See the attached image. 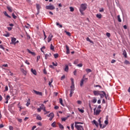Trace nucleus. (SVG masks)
Here are the masks:
<instances>
[{"instance_id":"obj_1","label":"nucleus","mask_w":130,"mask_h":130,"mask_svg":"<svg viewBox=\"0 0 130 130\" xmlns=\"http://www.w3.org/2000/svg\"><path fill=\"white\" fill-rule=\"evenodd\" d=\"M87 9L86 4H82L80 6V12L81 14H83V12Z\"/></svg>"},{"instance_id":"obj_2","label":"nucleus","mask_w":130,"mask_h":130,"mask_svg":"<svg viewBox=\"0 0 130 130\" xmlns=\"http://www.w3.org/2000/svg\"><path fill=\"white\" fill-rule=\"evenodd\" d=\"M46 9L47 10H54V9H55V7H54L53 5H48L46 6Z\"/></svg>"},{"instance_id":"obj_3","label":"nucleus","mask_w":130,"mask_h":130,"mask_svg":"<svg viewBox=\"0 0 130 130\" xmlns=\"http://www.w3.org/2000/svg\"><path fill=\"white\" fill-rule=\"evenodd\" d=\"M100 96L101 98H104L105 96H106V93L104 91H101V93H100Z\"/></svg>"},{"instance_id":"obj_4","label":"nucleus","mask_w":130,"mask_h":130,"mask_svg":"<svg viewBox=\"0 0 130 130\" xmlns=\"http://www.w3.org/2000/svg\"><path fill=\"white\" fill-rule=\"evenodd\" d=\"M93 111H94V114L95 115H99V114H100V112H101V110H96V109H94Z\"/></svg>"},{"instance_id":"obj_5","label":"nucleus","mask_w":130,"mask_h":130,"mask_svg":"<svg viewBox=\"0 0 130 130\" xmlns=\"http://www.w3.org/2000/svg\"><path fill=\"white\" fill-rule=\"evenodd\" d=\"M74 91H75V87H71L70 97H72V96H73Z\"/></svg>"},{"instance_id":"obj_6","label":"nucleus","mask_w":130,"mask_h":130,"mask_svg":"<svg viewBox=\"0 0 130 130\" xmlns=\"http://www.w3.org/2000/svg\"><path fill=\"white\" fill-rule=\"evenodd\" d=\"M36 7L38 11V13H37V14L38 15L40 12V9H41V6H40V5L39 4H36Z\"/></svg>"},{"instance_id":"obj_7","label":"nucleus","mask_w":130,"mask_h":130,"mask_svg":"<svg viewBox=\"0 0 130 130\" xmlns=\"http://www.w3.org/2000/svg\"><path fill=\"white\" fill-rule=\"evenodd\" d=\"M93 93L94 95V96H98V95L100 94V93H101V91H96V90H94L93 91Z\"/></svg>"},{"instance_id":"obj_8","label":"nucleus","mask_w":130,"mask_h":130,"mask_svg":"<svg viewBox=\"0 0 130 130\" xmlns=\"http://www.w3.org/2000/svg\"><path fill=\"white\" fill-rule=\"evenodd\" d=\"M53 37V35H52V34H50L48 38V42H50V41H51V40H52Z\"/></svg>"},{"instance_id":"obj_9","label":"nucleus","mask_w":130,"mask_h":130,"mask_svg":"<svg viewBox=\"0 0 130 130\" xmlns=\"http://www.w3.org/2000/svg\"><path fill=\"white\" fill-rule=\"evenodd\" d=\"M34 92L35 93V94H36V95H39L40 96H42V92H41L37 91L35 90H34Z\"/></svg>"},{"instance_id":"obj_10","label":"nucleus","mask_w":130,"mask_h":130,"mask_svg":"<svg viewBox=\"0 0 130 130\" xmlns=\"http://www.w3.org/2000/svg\"><path fill=\"white\" fill-rule=\"evenodd\" d=\"M122 54L123 55L125 58H126V57H127V53H126V51H125V50H123Z\"/></svg>"},{"instance_id":"obj_11","label":"nucleus","mask_w":130,"mask_h":130,"mask_svg":"<svg viewBox=\"0 0 130 130\" xmlns=\"http://www.w3.org/2000/svg\"><path fill=\"white\" fill-rule=\"evenodd\" d=\"M84 78H85V75L83 76V78L80 82V86L81 87H82L83 86V85L84 84V82H85V80L84 79Z\"/></svg>"},{"instance_id":"obj_12","label":"nucleus","mask_w":130,"mask_h":130,"mask_svg":"<svg viewBox=\"0 0 130 130\" xmlns=\"http://www.w3.org/2000/svg\"><path fill=\"white\" fill-rule=\"evenodd\" d=\"M72 85L71 86V88H75V83H74V78H71Z\"/></svg>"},{"instance_id":"obj_13","label":"nucleus","mask_w":130,"mask_h":130,"mask_svg":"<svg viewBox=\"0 0 130 130\" xmlns=\"http://www.w3.org/2000/svg\"><path fill=\"white\" fill-rule=\"evenodd\" d=\"M51 56V53H49V54H46L45 55V59H47V58H48V57H50Z\"/></svg>"},{"instance_id":"obj_14","label":"nucleus","mask_w":130,"mask_h":130,"mask_svg":"<svg viewBox=\"0 0 130 130\" xmlns=\"http://www.w3.org/2000/svg\"><path fill=\"white\" fill-rule=\"evenodd\" d=\"M16 40H17V39L15 38H12L11 42L12 44H16Z\"/></svg>"},{"instance_id":"obj_15","label":"nucleus","mask_w":130,"mask_h":130,"mask_svg":"<svg viewBox=\"0 0 130 130\" xmlns=\"http://www.w3.org/2000/svg\"><path fill=\"white\" fill-rule=\"evenodd\" d=\"M27 51L28 53H30L32 55H35V52L31 51L30 50H29V49H27Z\"/></svg>"},{"instance_id":"obj_16","label":"nucleus","mask_w":130,"mask_h":130,"mask_svg":"<svg viewBox=\"0 0 130 130\" xmlns=\"http://www.w3.org/2000/svg\"><path fill=\"white\" fill-rule=\"evenodd\" d=\"M31 73H32V74L34 75H35V76H36V75H37V72H36V70H34L33 69H31Z\"/></svg>"},{"instance_id":"obj_17","label":"nucleus","mask_w":130,"mask_h":130,"mask_svg":"<svg viewBox=\"0 0 130 130\" xmlns=\"http://www.w3.org/2000/svg\"><path fill=\"white\" fill-rule=\"evenodd\" d=\"M66 47L67 54H70V48H69V46L66 45Z\"/></svg>"},{"instance_id":"obj_18","label":"nucleus","mask_w":130,"mask_h":130,"mask_svg":"<svg viewBox=\"0 0 130 130\" xmlns=\"http://www.w3.org/2000/svg\"><path fill=\"white\" fill-rule=\"evenodd\" d=\"M83 123H83V122L75 121V127H76V125H79L78 124H83Z\"/></svg>"},{"instance_id":"obj_19","label":"nucleus","mask_w":130,"mask_h":130,"mask_svg":"<svg viewBox=\"0 0 130 130\" xmlns=\"http://www.w3.org/2000/svg\"><path fill=\"white\" fill-rule=\"evenodd\" d=\"M7 9L8 10L9 12H10V13H12V12H13V9H12V7L10 6H8L7 7Z\"/></svg>"},{"instance_id":"obj_20","label":"nucleus","mask_w":130,"mask_h":130,"mask_svg":"<svg viewBox=\"0 0 130 130\" xmlns=\"http://www.w3.org/2000/svg\"><path fill=\"white\" fill-rule=\"evenodd\" d=\"M58 125L59 126V128H60L61 129H63V128H64L63 125H62V124H61L60 123H58Z\"/></svg>"},{"instance_id":"obj_21","label":"nucleus","mask_w":130,"mask_h":130,"mask_svg":"<svg viewBox=\"0 0 130 130\" xmlns=\"http://www.w3.org/2000/svg\"><path fill=\"white\" fill-rule=\"evenodd\" d=\"M4 14L5 15V16H6V17L7 18H10V19H11V18H12L10 15H9V14H8V13L6 11L4 12Z\"/></svg>"},{"instance_id":"obj_22","label":"nucleus","mask_w":130,"mask_h":130,"mask_svg":"<svg viewBox=\"0 0 130 130\" xmlns=\"http://www.w3.org/2000/svg\"><path fill=\"white\" fill-rule=\"evenodd\" d=\"M93 122L94 124H95V125H96V127H98V126H99V124L98 123V122H97V121H96V120H93Z\"/></svg>"},{"instance_id":"obj_23","label":"nucleus","mask_w":130,"mask_h":130,"mask_svg":"<svg viewBox=\"0 0 130 130\" xmlns=\"http://www.w3.org/2000/svg\"><path fill=\"white\" fill-rule=\"evenodd\" d=\"M96 18H98V19H101L102 18V15L101 14H98L96 15Z\"/></svg>"},{"instance_id":"obj_24","label":"nucleus","mask_w":130,"mask_h":130,"mask_svg":"<svg viewBox=\"0 0 130 130\" xmlns=\"http://www.w3.org/2000/svg\"><path fill=\"white\" fill-rule=\"evenodd\" d=\"M48 117H54V114L53 113H50L48 115H47Z\"/></svg>"},{"instance_id":"obj_25","label":"nucleus","mask_w":130,"mask_h":130,"mask_svg":"<svg viewBox=\"0 0 130 130\" xmlns=\"http://www.w3.org/2000/svg\"><path fill=\"white\" fill-rule=\"evenodd\" d=\"M64 33H66L68 36H72V34L69 31H67V30L64 31Z\"/></svg>"},{"instance_id":"obj_26","label":"nucleus","mask_w":130,"mask_h":130,"mask_svg":"<svg viewBox=\"0 0 130 130\" xmlns=\"http://www.w3.org/2000/svg\"><path fill=\"white\" fill-rule=\"evenodd\" d=\"M64 71L68 73L69 72V66L68 65H66V67L64 68Z\"/></svg>"},{"instance_id":"obj_27","label":"nucleus","mask_w":130,"mask_h":130,"mask_svg":"<svg viewBox=\"0 0 130 130\" xmlns=\"http://www.w3.org/2000/svg\"><path fill=\"white\" fill-rule=\"evenodd\" d=\"M124 63L126 65L130 64L129 61L127 60H125V61H124Z\"/></svg>"},{"instance_id":"obj_28","label":"nucleus","mask_w":130,"mask_h":130,"mask_svg":"<svg viewBox=\"0 0 130 130\" xmlns=\"http://www.w3.org/2000/svg\"><path fill=\"white\" fill-rule=\"evenodd\" d=\"M37 119H38V120H42V118H41V116H40V115H38L37 116Z\"/></svg>"},{"instance_id":"obj_29","label":"nucleus","mask_w":130,"mask_h":130,"mask_svg":"<svg viewBox=\"0 0 130 130\" xmlns=\"http://www.w3.org/2000/svg\"><path fill=\"white\" fill-rule=\"evenodd\" d=\"M86 73H87V74H89V73H91L92 72V70L89 69H86Z\"/></svg>"},{"instance_id":"obj_30","label":"nucleus","mask_w":130,"mask_h":130,"mask_svg":"<svg viewBox=\"0 0 130 130\" xmlns=\"http://www.w3.org/2000/svg\"><path fill=\"white\" fill-rule=\"evenodd\" d=\"M55 124H56V122H53L51 124V126H52L53 127H56V126L55 125Z\"/></svg>"},{"instance_id":"obj_31","label":"nucleus","mask_w":130,"mask_h":130,"mask_svg":"<svg viewBox=\"0 0 130 130\" xmlns=\"http://www.w3.org/2000/svg\"><path fill=\"white\" fill-rule=\"evenodd\" d=\"M50 48L51 50H54V47L53 46V45H52V44L50 45Z\"/></svg>"},{"instance_id":"obj_32","label":"nucleus","mask_w":130,"mask_h":130,"mask_svg":"<svg viewBox=\"0 0 130 130\" xmlns=\"http://www.w3.org/2000/svg\"><path fill=\"white\" fill-rule=\"evenodd\" d=\"M59 103L60 104H61V105H62V106H63V103H62V99L60 98L59 99Z\"/></svg>"},{"instance_id":"obj_33","label":"nucleus","mask_w":130,"mask_h":130,"mask_svg":"<svg viewBox=\"0 0 130 130\" xmlns=\"http://www.w3.org/2000/svg\"><path fill=\"white\" fill-rule=\"evenodd\" d=\"M86 40H87V41H88V42H90V43H94L93 42V41L90 40V38H86Z\"/></svg>"},{"instance_id":"obj_34","label":"nucleus","mask_w":130,"mask_h":130,"mask_svg":"<svg viewBox=\"0 0 130 130\" xmlns=\"http://www.w3.org/2000/svg\"><path fill=\"white\" fill-rule=\"evenodd\" d=\"M56 26H59V28H62V25L59 24V23L56 22Z\"/></svg>"},{"instance_id":"obj_35","label":"nucleus","mask_w":130,"mask_h":130,"mask_svg":"<svg viewBox=\"0 0 130 130\" xmlns=\"http://www.w3.org/2000/svg\"><path fill=\"white\" fill-rule=\"evenodd\" d=\"M78 111H80V112H81V113H84V112H85V111H84V110L82 109L78 108Z\"/></svg>"},{"instance_id":"obj_36","label":"nucleus","mask_w":130,"mask_h":130,"mask_svg":"<svg viewBox=\"0 0 130 130\" xmlns=\"http://www.w3.org/2000/svg\"><path fill=\"white\" fill-rule=\"evenodd\" d=\"M40 108H41V109L43 110L45 108V106H44V104H42Z\"/></svg>"},{"instance_id":"obj_37","label":"nucleus","mask_w":130,"mask_h":130,"mask_svg":"<svg viewBox=\"0 0 130 130\" xmlns=\"http://www.w3.org/2000/svg\"><path fill=\"white\" fill-rule=\"evenodd\" d=\"M117 18H118V22H121V19H120V16L119 15L117 16Z\"/></svg>"},{"instance_id":"obj_38","label":"nucleus","mask_w":130,"mask_h":130,"mask_svg":"<svg viewBox=\"0 0 130 130\" xmlns=\"http://www.w3.org/2000/svg\"><path fill=\"white\" fill-rule=\"evenodd\" d=\"M52 82H53V79H52V78L51 81H49V85L50 86V87H51V83H52Z\"/></svg>"},{"instance_id":"obj_39","label":"nucleus","mask_w":130,"mask_h":130,"mask_svg":"<svg viewBox=\"0 0 130 130\" xmlns=\"http://www.w3.org/2000/svg\"><path fill=\"white\" fill-rule=\"evenodd\" d=\"M4 36H5V37H9L10 36V33L7 32V34L4 35Z\"/></svg>"},{"instance_id":"obj_40","label":"nucleus","mask_w":130,"mask_h":130,"mask_svg":"<svg viewBox=\"0 0 130 130\" xmlns=\"http://www.w3.org/2000/svg\"><path fill=\"white\" fill-rule=\"evenodd\" d=\"M12 16L13 19H17V16H15L14 13H12Z\"/></svg>"},{"instance_id":"obj_41","label":"nucleus","mask_w":130,"mask_h":130,"mask_svg":"<svg viewBox=\"0 0 130 130\" xmlns=\"http://www.w3.org/2000/svg\"><path fill=\"white\" fill-rule=\"evenodd\" d=\"M18 108H20L19 111H21L22 110V106L20 105V103L18 104Z\"/></svg>"},{"instance_id":"obj_42","label":"nucleus","mask_w":130,"mask_h":130,"mask_svg":"<svg viewBox=\"0 0 130 130\" xmlns=\"http://www.w3.org/2000/svg\"><path fill=\"white\" fill-rule=\"evenodd\" d=\"M92 103H94V104L96 103V102H97V99H93L92 101Z\"/></svg>"},{"instance_id":"obj_43","label":"nucleus","mask_w":130,"mask_h":130,"mask_svg":"<svg viewBox=\"0 0 130 130\" xmlns=\"http://www.w3.org/2000/svg\"><path fill=\"white\" fill-rule=\"evenodd\" d=\"M67 119H68V118L63 117V118H61L62 121H66V120H67Z\"/></svg>"},{"instance_id":"obj_44","label":"nucleus","mask_w":130,"mask_h":130,"mask_svg":"<svg viewBox=\"0 0 130 130\" xmlns=\"http://www.w3.org/2000/svg\"><path fill=\"white\" fill-rule=\"evenodd\" d=\"M54 56L55 58H57V57H58V54L57 53H55L54 54Z\"/></svg>"},{"instance_id":"obj_45","label":"nucleus","mask_w":130,"mask_h":130,"mask_svg":"<svg viewBox=\"0 0 130 130\" xmlns=\"http://www.w3.org/2000/svg\"><path fill=\"white\" fill-rule=\"evenodd\" d=\"M52 64L54 67H57V63H54V62H52Z\"/></svg>"},{"instance_id":"obj_46","label":"nucleus","mask_w":130,"mask_h":130,"mask_svg":"<svg viewBox=\"0 0 130 130\" xmlns=\"http://www.w3.org/2000/svg\"><path fill=\"white\" fill-rule=\"evenodd\" d=\"M75 125L74 123L71 124V128L72 130H74V125Z\"/></svg>"},{"instance_id":"obj_47","label":"nucleus","mask_w":130,"mask_h":130,"mask_svg":"<svg viewBox=\"0 0 130 130\" xmlns=\"http://www.w3.org/2000/svg\"><path fill=\"white\" fill-rule=\"evenodd\" d=\"M94 87H95V88H97V87H99V88H102V86L99 85H94Z\"/></svg>"},{"instance_id":"obj_48","label":"nucleus","mask_w":130,"mask_h":130,"mask_svg":"<svg viewBox=\"0 0 130 130\" xmlns=\"http://www.w3.org/2000/svg\"><path fill=\"white\" fill-rule=\"evenodd\" d=\"M77 67H79V68H82V67H83V64L82 63L78 64Z\"/></svg>"},{"instance_id":"obj_49","label":"nucleus","mask_w":130,"mask_h":130,"mask_svg":"<svg viewBox=\"0 0 130 130\" xmlns=\"http://www.w3.org/2000/svg\"><path fill=\"white\" fill-rule=\"evenodd\" d=\"M5 91H9V87H8V86H6L5 87V90H4V92H5Z\"/></svg>"},{"instance_id":"obj_50","label":"nucleus","mask_w":130,"mask_h":130,"mask_svg":"<svg viewBox=\"0 0 130 130\" xmlns=\"http://www.w3.org/2000/svg\"><path fill=\"white\" fill-rule=\"evenodd\" d=\"M70 9L71 12H74V11L75 10V9L72 7L70 8Z\"/></svg>"},{"instance_id":"obj_51","label":"nucleus","mask_w":130,"mask_h":130,"mask_svg":"<svg viewBox=\"0 0 130 130\" xmlns=\"http://www.w3.org/2000/svg\"><path fill=\"white\" fill-rule=\"evenodd\" d=\"M106 36H107V37H110V36H111L110 33L107 32L106 33Z\"/></svg>"},{"instance_id":"obj_52","label":"nucleus","mask_w":130,"mask_h":130,"mask_svg":"<svg viewBox=\"0 0 130 130\" xmlns=\"http://www.w3.org/2000/svg\"><path fill=\"white\" fill-rule=\"evenodd\" d=\"M8 31H12V29H13V27H7Z\"/></svg>"},{"instance_id":"obj_53","label":"nucleus","mask_w":130,"mask_h":130,"mask_svg":"<svg viewBox=\"0 0 130 130\" xmlns=\"http://www.w3.org/2000/svg\"><path fill=\"white\" fill-rule=\"evenodd\" d=\"M0 48H1L2 49H3V50H5V48L4 47V46H3V45H0Z\"/></svg>"},{"instance_id":"obj_54","label":"nucleus","mask_w":130,"mask_h":130,"mask_svg":"<svg viewBox=\"0 0 130 130\" xmlns=\"http://www.w3.org/2000/svg\"><path fill=\"white\" fill-rule=\"evenodd\" d=\"M9 129L14 130V127H13L12 126H9Z\"/></svg>"},{"instance_id":"obj_55","label":"nucleus","mask_w":130,"mask_h":130,"mask_svg":"<svg viewBox=\"0 0 130 130\" xmlns=\"http://www.w3.org/2000/svg\"><path fill=\"white\" fill-rule=\"evenodd\" d=\"M78 62H79L78 60H75L74 61V63L75 64H77V63H78Z\"/></svg>"},{"instance_id":"obj_56","label":"nucleus","mask_w":130,"mask_h":130,"mask_svg":"<svg viewBox=\"0 0 130 130\" xmlns=\"http://www.w3.org/2000/svg\"><path fill=\"white\" fill-rule=\"evenodd\" d=\"M37 62H38V61L39 60V59H40V55L38 56L37 57Z\"/></svg>"},{"instance_id":"obj_57","label":"nucleus","mask_w":130,"mask_h":130,"mask_svg":"<svg viewBox=\"0 0 130 130\" xmlns=\"http://www.w3.org/2000/svg\"><path fill=\"white\" fill-rule=\"evenodd\" d=\"M64 78H66V76H64V75L62 76L61 77V80L62 81V80H63V79H64Z\"/></svg>"},{"instance_id":"obj_58","label":"nucleus","mask_w":130,"mask_h":130,"mask_svg":"<svg viewBox=\"0 0 130 130\" xmlns=\"http://www.w3.org/2000/svg\"><path fill=\"white\" fill-rule=\"evenodd\" d=\"M37 111H38V112H41V108H38Z\"/></svg>"},{"instance_id":"obj_59","label":"nucleus","mask_w":130,"mask_h":130,"mask_svg":"<svg viewBox=\"0 0 130 130\" xmlns=\"http://www.w3.org/2000/svg\"><path fill=\"white\" fill-rule=\"evenodd\" d=\"M43 72H44V74H45V75H46V74H47V72L46 71V69H44Z\"/></svg>"},{"instance_id":"obj_60","label":"nucleus","mask_w":130,"mask_h":130,"mask_svg":"<svg viewBox=\"0 0 130 130\" xmlns=\"http://www.w3.org/2000/svg\"><path fill=\"white\" fill-rule=\"evenodd\" d=\"M99 12H100V13H101L102 12H104V9L102 8L101 10H99Z\"/></svg>"},{"instance_id":"obj_61","label":"nucleus","mask_w":130,"mask_h":130,"mask_svg":"<svg viewBox=\"0 0 130 130\" xmlns=\"http://www.w3.org/2000/svg\"><path fill=\"white\" fill-rule=\"evenodd\" d=\"M2 67H4L5 68H8V64H4L2 65Z\"/></svg>"},{"instance_id":"obj_62","label":"nucleus","mask_w":130,"mask_h":130,"mask_svg":"<svg viewBox=\"0 0 130 130\" xmlns=\"http://www.w3.org/2000/svg\"><path fill=\"white\" fill-rule=\"evenodd\" d=\"M35 128H36V125L33 126L31 130H34V129H35Z\"/></svg>"},{"instance_id":"obj_63","label":"nucleus","mask_w":130,"mask_h":130,"mask_svg":"<svg viewBox=\"0 0 130 130\" xmlns=\"http://www.w3.org/2000/svg\"><path fill=\"white\" fill-rule=\"evenodd\" d=\"M30 104V102H27V103L26 104V106H29V105Z\"/></svg>"},{"instance_id":"obj_64","label":"nucleus","mask_w":130,"mask_h":130,"mask_svg":"<svg viewBox=\"0 0 130 130\" xmlns=\"http://www.w3.org/2000/svg\"><path fill=\"white\" fill-rule=\"evenodd\" d=\"M7 100H9L10 99V95H7L6 97Z\"/></svg>"}]
</instances>
